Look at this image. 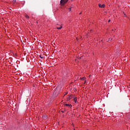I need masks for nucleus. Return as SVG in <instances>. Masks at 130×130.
<instances>
[{
  "label": "nucleus",
  "instance_id": "2",
  "mask_svg": "<svg viewBox=\"0 0 130 130\" xmlns=\"http://www.w3.org/2000/svg\"><path fill=\"white\" fill-rule=\"evenodd\" d=\"M56 27L57 29H58L59 30H61V29H62V25H59V27H58V24H56Z\"/></svg>",
  "mask_w": 130,
  "mask_h": 130
},
{
  "label": "nucleus",
  "instance_id": "16",
  "mask_svg": "<svg viewBox=\"0 0 130 130\" xmlns=\"http://www.w3.org/2000/svg\"><path fill=\"white\" fill-rule=\"evenodd\" d=\"M67 94H68V92H67V93H66V95H67Z\"/></svg>",
  "mask_w": 130,
  "mask_h": 130
},
{
  "label": "nucleus",
  "instance_id": "8",
  "mask_svg": "<svg viewBox=\"0 0 130 130\" xmlns=\"http://www.w3.org/2000/svg\"><path fill=\"white\" fill-rule=\"evenodd\" d=\"M105 7V5L103 4L102 5V8H104Z\"/></svg>",
  "mask_w": 130,
  "mask_h": 130
},
{
  "label": "nucleus",
  "instance_id": "11",
  "mask_svg": "<svg viewBox=\"0 0 130 130\" xmlns=\"http://www.w3.org/2000/svg\"><path fill=\"white\" fill-rule=\"evenodd\" d=\"M40 57H41V58H43V57L41 56V55H40Z\"/></svg>",
  "mask_w": 130,
  "mask_h": 130
},
{
  "label": "nucleus",
  "instance_id": "17",
  "mask_svg": "<svg viewBox=\"0 0 130 130\" xmlns=\"http://www.w3.org/2000/svg\"><path fill=\"white\" fill-rule=\"evenodd\" d=\"M80 58H82V57H80Z\"/></svg>",
  "mask_w": 130,
  "mask_h": 130
},
{
  "label": "nucleus",
  "instance_id": "5",
  "mask_svg": "<svg viewBox=\"0 0 130 130\" xmlns=\"http://www.w3.org/2000/svg\"><path fill=\"white\" fill-rule=\"evenodd\" d=\"M25 17L26 18V19H29V16H28L27 14L25 15Z\"/></svg>",
  "mask_w": 130,
  "mask_h": 130
},
{
  "label": "nucleus",
  "instance_id": "9",
  "mask_svg": "<svg viewBox=\"0 0 130 130\" xmlns=\"http://www.w3.org/2000/svg\"><path fill=\"white\" fill-rule=\"evenodd\" d=\"M85 79H86V78H85V77L81 78V80H85Z\"/></svg>",
  "mask_w": 130,
  "mask_h": 130
},
{
  "label": "nucleus",
  "instance_id": "1",
  "mask_svg": "<svg viewBox=\"0 0 130 130\" xmlns=\"http://www.w3.org/2000/svg\"><path fill=\"white\" fill-rule=\"evenodd\" d=\"M66 3H68V0H61L60 2V5H61V6H64Z\"/></svg>",
  "mask_w": 130,
  "mask_h": 130
},
{
  "label": "nucleus",
  "instance_id": "13",
  "mask_svg": "<svg viewBox=\"0 0 130 130\" xmlns=\"http://www.w3.org/2000/svg\"><path fill=\"white\" fill-rule=\"evenodd\" d=\"M110 19L108 20V23H110Z\"/></svg>",
  "mask_w": 130,
  "mask_h": 130
},
{
  "label": "nucleus",
  "instance_id": "12",
  "mask_svg": "<svg viewBox=\"0 0 130 130\" xmlns=\"http://www.w3.org/2000/svg\"><path fill=\"white\" fill-rule=\"evenodd\" d=\"M13 3H16V0H13Z\"/></svg>",
  "mask_w": 130,
  "mask_h": 130
},
{
  "label": "nucleus",
  "instance_id": "3",
  "mask_svg": "<svg viewBox=\"0 0 130 130\" xmlns=\"http://www.w3.org/2000/svg\"><path fill=\"white\" fill-rule=\"evenodd\" d=\"M74 101H75V103H77V98L76 97H75V96H74Z\"/></svg>",
  "mask_w": 130,
  "mask_h": 130
},
{
  "label": "nucleus",
  "instance_id": "15",
  "mask_svg": "<svg viewBox=\"0 0 130 130\" xmlns=\"http://www.w3.org/2000/svg\"><path fill=\"white\" fill-rule=\"evenodd\" d=\"M81 14H82V12L80 13V14H80V15H81Z\"/></svg>",
  "mask_w": 130,
  "mask_h": 130
},
{
  "label": "nucleus",
  "instance_id": "4",
  "mask_svg": "<svg viewBox=\"0 0 130 130\" xmlns=\"http://www.w3.org/2000/svg\"><path fill=\"white\" fill-rule=\"evenodd\" d=\"M65 106H70V107H72V105L66 104H65Z\"/></svg>",
  "mask_w": 130,
  "mask_h": 130
},
{
  "label": "nucleus",
  "instance_id": "14",
  "mask_svg": "<svg viewBox=\"0 0 130 130\" xmlns=\"http://www.w3.org/2000/svg\"><path fill=\"white\" fill-rule=\"evenodd\" d=\"M108 41H110V39H109V40H108Z\"/></svg>",
  "mask_w": 130,
  "mask_h": 130
},
{
  "label": "nucleus",
  "instance_id": "7",
  "mask_svg": "<svg viewBox=\"0 0 130 130\" xmlns=\"http://www.w3.org/2000/svg\"><path fill=\"white\" fill-rule=\"evenodd\" d=\"M99 8H102V7L101 4H99Z\"/></svg>",
  "mask_w": 130,
  "mask_h": 130
},
{
  "label": "nucleus",
  "instance_id": "18",
  "mask_svg": "<svg viewBox=\"0 0 130 130\" xmlns=\"http://www.w3.org/2000/svg\"><path fill=\"white\" fill-rule=\"evenodd\" d=\"M62 112H63V111H62Z\"/></svg>",
  "mask_w": 130,
  "mask_h": 130
},
{
  "label": "nucleus",
  "instance_id": "10",
  "mask_svg": "<svg viewBox=\"0 0 130 130\" xmlns=\"http://www.w3.org/2000/svg\"><path fill=\"white\" fill-rule=\"evenodd\" d=\"M71 11H72V9H71V8H70L69 9V12H71Z\"/></svg>",
  "mask_w": 130,
  "mask_h": 130
},
{
  "label": "nucleus",
  "instance_id": "6",
  "mask_svg": "<svg viewBox=\"0 0 130 130\" xmlns=\"http://www.w3.org/2000/svg\"><path fill=\"white\" fill-rule=\"evenodd\" d=\"M73 98V96H70L69 98H68V100H71V99Z\"/></svg>",
  "mask_w": 130,
  "mask_h": 130
}]
</instances>
